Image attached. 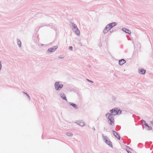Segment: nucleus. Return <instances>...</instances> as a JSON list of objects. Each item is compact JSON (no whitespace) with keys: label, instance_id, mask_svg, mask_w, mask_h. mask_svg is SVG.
Here are the masks:
<instances>
[{"label":"nucleus","instance_id":"9d476101","mask_svg":"<svg viewBox=\"0 0 153 153\" xmlns=\"http://www.w3.org/2000/svg\"><path fill=\"white\" fill-rule=\"evenodd\" d=\"M102 136L104 142L106 143L108 141V140H109L107 136H105L103 134L102 135Z\"/></svg>","mask_w":153,"mask_h":153},{"label":"nucleus","instance_id":"4468645a","mask_svg":"<svg viewBox=\"0 0 153 153\" xmlns=\"http://www.w3.org/2000/svg\"><path fill=\"white\" fill-rule=\"evenodd\" d=\"M106 143L110 147H113V146L111 142L109 140H108V141Z\"/></svg>","mask_w":153,"mask_h":153},{"label":"nucleus","instance_id":"9b49d317","mask_svg":"<svg viewBox=\"0 0 153 153\" xmlns=\"http://www.w3.org/2000/svg\"><path fill=\"white\" fill-rule=\"evenodd\" d=\"M126 61L123 59H122L119 60V63L120 65H122L123 64L126 63Z\"/></svg>","mask_w":153,"mask_h":153},{"label":"nucleus","instance_id":"a211bd4d","mask_svg":"<svg viewBox=\"0 0 153 153\" xmlns=\"http://www.w3.org/2000/svg\"><path fill=\"white\" fill-rule=\"evenodd\" d=\"M66 134L69 137H72L73 136V134L71 133L70 132H67L66 133Z\"/></svg>","mask_w":153,"mask_h":153},{"label":"nucleus","instance_id":"39448f33","mask_svg":"<svg viewBox=\"0 0 153 153\" xmlns=\"http://www.w3.org/2000/svg\"><path fill=\"white\" fill-rule=\"evenodd\" d=\"M75 123L81 126H83L85 125V123L82 120L77 121Z\"/></svg>","mask_w":153,"mask_h":153},{"label":"nucleus","instance_id":"f8f14e48","mask_svg":"<svg viewBox=\"0 0 153 153\" xmlns=\"http://www.w3.org/2000/svg\"><path fill=\"white\" fill-rule=\"evenodd\" d=\"M60 96L64 100L67 101L65 95L63 93H60Z\"/></svg>","mask_w":153,"mask_h":153},{"label":"nucleus","instance_id":"20e7f679","mask_svg":"<svg viewBox=\"0 0 153 153\" xmlns=\"http://www.w3.org/2000/svg\"><path fill=\"white\" fill-rule=\"evenodd\" d=\"M58 48L57 45L52 47V48H49L47 51V53L49 54L50 53L53 52L55 51Z\"/></svg>","mask_w":153,"mask_h":153},{"label":"nucleus","instance_id":"f257e3e1","mask_svg":"<svg viewBox=\"0 0 153 153\" xmlns=\"http://www.w3.org/2000/svg\"><path fill=\"white\" fill-rule=\"evenodd\" d=\"M117 108H113L110 110L111 113H108L106 114V117L108 120L109 124L111 126H114V116H115L118 114L117 112Z\"/></svg>","mask_w":153,"mask_h":153},{"label":"nucleus","instance_id":"1a4fd4ad","mask_svg":"<svg viewBox=\"0 0 153 153\" xmlns=\"http://www.w3.org/2000/svg\"><path fill=\"white\" fill-rule=\"evenodd\" d=\"M122 30L124 32H125L128 34H131V31L127 29L126 28H123L122 29Z\"/></svg>","mask_w":153,"mask_h":153},{"label":"nucleus","instance_id":"7c9ffc66","mask_svg":"<svg viewBox=\"0 0 153 153\" xmlns=\"http://www.w3.org/2000/svg\"><path fill=\"white\" fill-rule=\"evenodd\" d=\"M113 32V30H112V31L110 30V33H111V32Z\"/></svg>","mask_w":153,"mask_h":153},{"label":"nucleus","instance_id":"6e6552de","mask_svg":"<svg viewBox=\"0 0 153 153\" xmlns=\"http://www.w3.org/2000/svg\"><path fill=\"white\" fill-rule=\"evenodd\" d=\"M117 24V23L116 22H113L109 24L108 25V27L111 29L114 26H116Z\"/></svg>","mask_w":153,"mask_h":153},{"label":"nucleus","instance_id":"ddd939ff","mask_svg":"<svg viewBox=\"0 0 153 153\" xmlns=\"http://www.w3.org/2000/svg\"><path fill=\"white\" fill-rule=\"evenodd\" d=\"M146 70L143 69H141L139 70V73L140 74H144L146 73Z\"/></svg>","mask_w":153,"mask_h":153},{"label":"nucleus","instance_id":"2f4dec72","mask_svg":"<svg viewBox=\"0 0 153 153\" xmlns=\"http://www.w3.org/2000/svg\"><path fill=\"white\" fill-rule=\"evenodd\" d=\"M105 128H104V130H105Z\"/></svg>","mask_w":153,"mask_h":153},{"label":"nucleus","instance_id":"b1692460","mask_svg":"<svg viewBox=\"0 0 153 153\" xmlns=\"http://www.w3.org/2000/svg\"><path fill=\"white\" fill-rule=\"evenodd\" d=\"M87 80L88 81V82H90V83H93V82L92 81H91V80H89V79H87Z\"/></svg>","mask_w":153,"mask_h":153},{"label":"nucleus","instance_id":"4be33fe9","mask_svg":"<svg viewBox=\"0 0 153 153\" xmlns=\"http://www.w3.org/2000/svg\"><path fill=\"white\" fill-rule=\"evenodd\" d=\"M152 127H151V126H149L148 127V128L147 129V130H151L152 129Z\"/></svg>","mask_w":153,"mask_h":153},{"label":"nucleus","instance_id":"a878e982","mask_svg":"<svg viewBox=\"0 0 153 153\" xmlns=\"http://www.w3.org/2000/svg\"><path fill=\"white\" fill-rule=\"evenodd\" d=\"M144 125L146 126V127H148L149 126L147 123H144Z\"/></svg>","mask_w":153,"mask_h":153},{"label":"nucleus","instance_id":"dca6fc26","mask_svg":"<svg viewBox=\"0 0 153 153\" xmlns=\"http://www.w3.org/2000/svg\"><path fill=\"white\" fill-rule=\"evenodd\" d=\"M17 44L19 48L21 47V42L19 39H17Z\"/></svg>","mask_w":153,"mask_h":153},{"label":"nucleus","instance_id":"5701e85b","mask_svg":"<svg viewBox=\"0 0 153 153\" xmlns=\"http://www.w3.org/2000/svg\"><path fill=\"white\" fill-rule=\"evenodd\" d=\"M69 49L70 51H72L73 50V47L72 46H70L68 48Z\"/></svg>","mask_w":153,"mask_h":153},{"label":"nucleus","instance_id":"aec40b11","mask_svg":"<svg viewBox=\"0 0 153 153\" xmlns=\"http://www.w3.org/2000/svg\"><path fill=\"white\" fill-rule=\"evenodd\" d=\"M117 112H118V115L120 114L121 113L122 111L120 110H118L117 109Z\"/></svg>","mask_w":153,"mask_h":153},{"label":"nucleus","instance_id":"7ed1b4c3","mask_svg":"<svg viewBox=\"0 0 153 153\" xmlns=\"http://www.w3.org/2000/svg\"><path fill=\"white\" fill-rule=\"evenodd\" d=\"M59 82H56L54 83L55 88L56 91H59L63 87L62 84H59Z\"/></svg>","mask_w":153,"mask_h":153},{"label":"nucleus","instance_id":"393cba45","mask_svg":"<svg viewBox=\"0 0 153 153\" xmlns=\"http://www.w3.org/2000/svg\"><path fill=\"white\" fill-rule=\"evenodd\" d=\"M141 122L142 123H146V121L145 120H141Z\"/></svg>","mask_w":153,"mask_h":153},{"label":"nucleus","instance_id":"cd10ccee","mask_svg":"<svg viewBox=\"0 0 153 153\" xmlns=\"http://www.w3.org/2000/svg\"><path fill=\"white\" fill-rule=\"evenodd\" d=\"M150 123L151 124H152L153 125V121H151L150 122Z\"/></svg>","mask_w":153,"mask_h":153},{"label":"nucleus","instance_id":"2eb2a0df","mask_svg":"<svg viewBox=\"0 0 153 153\" xmlns=\"http://www.w3.org/2000/svg\"><path fill=\"white\" fill-rule=\"evenodd\" d=\"M69 104L71 105L74 108H77V106L76 104H75L73 102H69Z\"/></svg>","mask_w":153,"mask_h":153},{"label":"nucleus","instance_id":"c756f323","mask_svg":"<svg viewBox=\"0 0 153 153\" xmlns=\"http://www.w3.org/2000/svg\"><path fill=\"white\" fill-rule=\"evenodd\" d=\"M127 147L129 149H131V148L128 146H127Z\"/></svg>","mask_w":153,"mask_h":153},{"label":"nucleus","instance_id":"412c9836","mask_svg":"<svg viewBox=\"0 0 153 153\" xmlns=\"http://www.w3.org/2000/svg\"><path fill=\"white\" fill-rule=\"evenodd\" d=\"M64 57V56L63 55H60L58 56L59 59H62Z\"/></svg>","mask_w":153,"mask_h":153},{"label":"nucleus","instance_id":"0eeeda50","mask_svg":"<svg viewBox=\"0 0 153 153\" xmlns=\"http://www.w3.org/2000/svg\"><path fill=\"white\" fill-rule=\"evenodd\" d=\"M111 29L108 25H107L103 30V32L104 33L106 34Z\"/></svg>","mask_w":153,"mask_h":153},{"label":"nucleus","instance_id":"423d86ee","mask_svg":"<svg viewBox=\"0 0 153 153\" xmlns=\"http://www.w3.org/2000/svg\"><path fill=\"white\" fill-rule=\"evenodd\" d=\"M112 132H113V134L115 136V137L117 139L120 140V136L119 134L116 131H115L114 130H112Z\"/></svg>","mask_w":153,"mask_h":153},{"label":"nucleus","instance_id":"f3484780","mask_svg":"<svg viewBox=\"0 0 153 153\" xmlns=\"http://www.w3.org/2000/svg\"><path fill=\"white\" fill-rule=\"evenodd\" d=\"M23 93L24 94L26 95V96H27V99H28V100H30V98L29 95L25 92H23Z\"/></svg>","mask_w":153,"mask_h":153},{"label":"nucleus","instance_id":"f03ea898","mask_svg":"<svg viewBox=\"0 0 153 153\" xmlns=\"http://www.w3.org/2000/svg\"><path fill=\"white\" fill-rule=\"evenodd\" d=\"M71 25L73 31L75 32L76 35L79 36L80 35V31L76 25L72 22L71 23Z\"/></svg>","mask_w":153,"mask_h":153},{"label":"nucleus","instance_id":"6ab92c4d","mask_svg":"<svg viewBox=\"0 0 153 153\" xmlns=\"http://www.w3.org/2000/svg\"><path fill=\"white\" fill-rule=\"evenodd\" d=\"M48 26V25H46L45 24H43V25H40V26H38V29H39L41 27H42L43 26Z\"/></svg>","mask_w":153,"mask_h":153},{"label":"nucleus","instance_id":"c85d7f7f","mask_svg":"<svg viewBox=\"0 0 153 153\" xmlns=\"http://www.w3.org/2000/svg\"><path fill=\"white\" fill-rule=\"evenodd\" d=\"M93 129H94V130L95 131V128L94 127H93Z\"/></svg>","mask_w":153,"mask_h":153},{"label":"nucleus","instance_id":"bb28decb","mask_svg":"<svg viewBox=\"0 0 153 153\" xmlns=\"http://www.w3.org/2000/svg\"><path fill=\"white\" fill-rule=\"evenodd\" d=\"M127 151V152L128 153H132L131 152L129 151H128V150H126Z\"/></svg>","mask_w":153,"mask_h":153}]
</instances>
